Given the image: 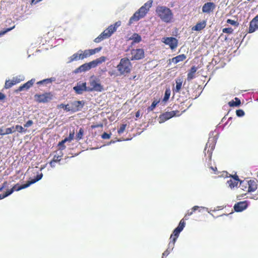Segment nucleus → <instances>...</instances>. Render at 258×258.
<instances>
[{"label": "nucleus", "instance_id": "43", "mask_svg": "<svg viewBox=\"0 0 258 258\" xmlns=\"http://www.w3.org/2000/svg\"><path fill=\"white\" fill-rule=\"evenodd\" d=\"M62 156V153L61 151L60 152L59 155H55L53 158V160H55V162H57L60 161L61 157Z\"/></svg>", "mask_w": 258, "mask_h": 258}, {"label": "nucleus", "instance_id": "54", "mask_svg": "<svg viewBox=\"0 0 258 258\" xmlns=\"http://www.w3.org/2000/svg\"><path fill=\"white\" fill-rule=\"evenodd\" d=\"M111 134H108L107 133L104 132L102 135L101 138L103 139H108L110 138Z\"/></svg>", "mask_w": 258, "mask_h": 258}, {"label": "nucleus", "instance_id": "30", "mask_svg": "<svg viewBox=\"0 0 258 258\" xmlns=\"http://www.w3.org/2000/svg\"><path fill=\"white\" fill-rule=\"evenodd\" d=\"M79 52H80L82 59H83L91 55L89 49H86L84 51L82 50H79Z\"/></svg>", "mask_w": 258, "mask_h": 258}, {"label": "nucleus", "instance_id": "28", "mask_svg": "<svg viewBox=\"0 0 258 258\" xmlns=\"http://www.w3.org/2000/svg\"><path fill=\"white\" fill-rule=\"evenodd\" d=\"M25 80V77L24 75H20L16 77H13L12 81L15 85Z\"/></svg>", "mask_w": 258, "mask_h": 258}, {"label": "nucleus", "instance_id": "13", "mask_svg": "<svg viewBox=\"0 0 258 258\" xmlns=\"http://www.w3.org/2000/svg\"><path fill=\"white\" fill-rule=\"evenodd\" d=\"M249 202L244 201L236 203L234 206V210L236 212H241L245 210L248 206Z\"/></svg>", "mask_w": 258, "mask_h": 258}, {"label": "nucleus", "instance_id": "41", "mask_svg": "<svg viewBox=\"0 0 258 258\" xmlns=\"http://www.w3.org/2000/svg\"><path fill=\"white\" fill-rule=\"evenodd\" d=\"M102 47H98L94 49H89L91 55L95 54L96 53L99 52L102 49Z\"/></svg>", "mask_w": 258, "mask_h": 258}, {"label": "nucleus", "instance_id": "34", "mask_svg": "<svg viewBox=\"0 0 258 258\" xmlns=\"http://www.w3.org/2000/svg\"><path fill=\"white\" fill-rule=\"evenodd\" d=\"M171 91L170 89H166L164 93V96L163 99V101L164 102H166L168 100L170 96Z\"/></svg>", "mask_w": 258, "mask_h": 258}, {"label": "nucleus", "instance_id": "50", "mask_svg": "<svg viewBox=\"0 0 258 258\" xmlns=\"http://www.w3.org/2000/svg\"><path fill=\"white\" fill-rule=\"evenodd\" d=\"M105 39L104 37L102 36V35L100 34L97 37H96L94 40V41L95 43H99L101 41Z\"/></svg>", "mask_w": 258, "mask_h": 258}, {"label": "nucleus", "instance_id": "62", "mask_svg": "<svg viewBox=\"0 0 258 258\" xmlns=\"http://www.w3.org/2000/svg\"><path fill=\"white\" fill-rule=\"evenodd\" d=\"M8 186V182L5 181L1 186H0V191H2L4 188H6Z\"/></svg>", "mask_w": 258, "mask_h": 258}, {"label": "nucleus", "instance_id": "1", "mask_svg": "<svg viewBox=\"0 0 258 258\" xmlns=\"http://www.w3.org/2000/svg\"><path fill=\"white\" fill-rule=\"evenodd\" d=\"M153 1L150 0L142 6L130 18L128 25H131L134 21H138L140 19L144 17L147 13L150 8L151 7Z\"/></svg>", "mask_w": 258, "mask_h": 258}, {"label": "nucleus", "instance_id": "35", "mask_svg": "<svg viewBox=\"0 0 258 258\" xmlns=\"http://www.w3.org/2000/svg\"><path fill=\"white\" fill-rule=\"evenodd\" d=\"M15 85V83H13V81L10 80H6L4 88L6 89H8L11 88L12 86Z\"/></svg>", "mask_w": 258, "mask_h": 258}, {"label": "nucleus", "instance_id": "23", "mask_svg": "<svg viewBox=\"0 0 258 258\" xmlns=\"http://www.w3.org/2000/svg\"><path fill=\"white\" fill-rule=\"evenodd\" d=\"M43 174L42 173H38L36 176L33 179H30L27 182L29 185L36 183L42 179Z\"/></svg>", "mask_w": 258, "mask_h": 258}, {"label": "nucleus", "instance_id": "18", "mask_svg": "<svg viewBox=\"0 0 258 258\" xmlns=\"http://www.w3.org/2000/svg\"><path fill=\"white\" fill-rule=\"evenodd\" d=\"M248 192H253L257 189V184L253 180H249L247 181Z\"/></svg>", "mask_w": 258, "mask_h": 258}, {"label": "nucleus", "instance_id": "59", "mask_svg": "<svg viewBox=\"0 0 258 258\" xmlns=\"http://www.w3.org/2000/svg\"><path fill=\"white\" fill-rule=\"evenodd\" d=\"M43 84H49V83H48L47 79H43V80L37 82V84L38 85H42Z\"/></svg>", "mask_w": 258, "mask_h": 258}, {"label": "nucleus", "instance_id": "42", "mask_svg": "<svg viewBox=\"0 0 258 258\" xmlns=\"http://www.w3.org/2000/svg\"><path fill=\"white\" fill-rule=\"evenodd\" d=\"M106 30L109 32V34H110L111 36L114 32H115L116 31L115 30V28L113 27L112 25H111L109 26H108V27L106 28Z\"/></svg>", "mask_w": 258, "mask_h": 258}, {"label": "nucleus", "instance_id": "5", "mask_svg": "<svg viewBox=\"0 0 258 258\" xmlns=\"http://www.w3.org/2000/svg\"><path fill=\"white\" fill-rule=\"evenodd\" d=\"M185 226V221L183 219L181 220L177 227L174 229L170 238L173 239V241H176L180 233L183 230Z\"/></svg>", "mask_w": 258, "mask_h": 258}, {"label": "nucleus", "instance_id": "19", "mask_svg": "<svg viewBox=\"0 0 258 258\" xmlns=\"http://www.w3.org/2000/svg\"><path fill=\"white\" fill-rule=\"evenodd\" d=\"M15 132V127L14 126L6 128H0V135L5 136L12 134Z\"/></svg>", "mask_w": 258, "mask_h": 258}, {"label": "nucleus", "instance_id": "4", "mask_svg": "<svg viewBox=\"0 0 258 258\" xmlns=\"http://www.w3.org/2000/svg\"><path fill=\"white\" fill-rule=\"evenodd\" d=\"M91 87H88L89 92L96 91L102 92L103 90V86L100 83L99 79L95 78L94 79H91L89 82Z\"/></svg>", "mask_w": 258, "mask_h": 258}, {"label": "nucleus", "instance_id": "33", "mask_svg": "<svg viewBox=\"0 0 258 258\" xmlns=\"http://www.w3.org/2000/svg\"><path fill=\"white\" fill-rule=\"evenodd\" d=\"M84 133V129L82 127L80 128L79 132L77 133L76 135V139L78 141L82 139L83 135Z\"/></svg>", "mask_w": 258, "mask_h": 258}, {"label": "nucleus", "instance_id": "17", "mask_svg": "<svg viewBox=\"0 0 258 258\" xmlns=\"http://www.w3.org/2000/svg\"><path fill=\"white\" fill-rule=\"evenodd\" d=\"M90 70L88 63H85L74 71V73L78 74L85 72Z\"/></svg>", "mask_w": 258, "mask_h": 258}, {"label": "nucleus", "instance_id": "55", "mask_svg": "<svg viewBox=\"0 0 258 258\" xmlns=\"http://www.w3.org/2000/svg\"><path fill=\"white\" fill-rule=\"evenodd\" d=\"M75 135V131L74 130L73 131H70L69 133V137L67 138L70 140V141H72L74 138Z\"/></svg>", "mask_w": 258, "mask_h": 258}, {"label": "nucleus", "instance_id": "47", "mask_svg": "<svg viewBox=\"0 0 258 258\" xmlns=\"http://www.w3.org/2000/svg\"><path fill=\"white\" fill-rule=\"evenodd\" d=\"M14 127L15 131H18L19 133H23L25 132L24 128L21 125H17L15 126H14Z\"/></svg>", "mask_w": 258, "mask_h": 258}, {"label": "nucleus", "instance_id": "37", "mask_svg": "<svg viewBox=\"0 0 258 258\" xmlns=\"http://www.w3.org/2000/svg\"><path fill=\"white\" fill-rule=\"evenodd\" d=\"M239 187L243 190H245L247 187V181L241 180L240 181Z\"/></svg>", "mask_w": 258, "mask_h": 258}, {"label": "nucleus", "instance_id": "40", "mask_svg": "<svg viewBox=\"0 0 258 258\" xmlns=\"http://www.w3.org/2000/svg\"><path fill=\"white\" fill-rule=\"evenodd\" d=\"M58 107L63 108L64 110L67 111H70V104H60L58 105Z\"/></svg>", "mask_w": 258, "mask_h": 258}, {"label": "nucleus", "instance_id": "29", "mask_svg": "<svg viewBox=\"0 0 258 258\" xmlns=\"http://www.w3.org/2000/svg\"><path fill=\"white\" fill-rule=\"evenodd\" d=\"M182 81L181 79H178L176 80V86L175 88L173 89V91L175 92H179L182 86Z\"/></svg>", "mask_w": 258, "mask_h": 258}, {"label": "nucleus", "instance_id": "16", "mask_svg": "<svg viewBox=\"0 0 258 258\" xmlns=\"http://www.w3.org/2000/svg\"><path fill=\"white\" fill-rule=\"evenodd\" d=\"M216 8L214 3L208 2L205 3L202 7V12L205 13H210Z\"/></svg>", "mask_w": 258, "mask_h": 258}, {"label": "nucleus", "instance_id": "60", "mask_svg": "<svg viewBox=\"0 0 258 258\" xmlns=\"http://www.w3.org/2000/svg\"><path fill=\"white\" fill-rule=\"evenodd\" d=\"M121 21H118L117 22H115L114 24H113V27L115 28V30H117V28L119 27L121 25Z\"/></svg>", "mask_w": 258, "mask_h": 258}, {"label": "nucleus", "instance_id": "32", "mask_svg": "<svg viewBox=\"0 0 258 258\" xmlns=\"http://www.w3.org/2000/svg\"><path fill=\"white\" fill-rule=\"evenodd\" d=\"M226 184H228V186L232 189L237 186L238 182L234 180L230 179L229 180H227Z\"/></svg>", "mask_w": 258, "mask_h": 258}, {"label": "nucleus", "instance_id": "61", "mask_svg": "<svg viewBox=\"0 0 258 258\" xmlns=\"http://www.w3.org/2000/svg\"><path fill=\"white\" fill-rule=\"evenodd\" d=\"M121 21H118L117 22H115L114 24H113V27L115 28V30H117V28L119 27L121 25Z\"/></svg>", "mask_w": 258, "mask_h": 258}, {"label": "nucleus", "instance_id": "39", "mask_svg": "<svg viewBox=\"0 0 258 258\" xmlns=\"http://www.w3.org/2000/svg\"><path fill=\"white\" fill-rule=\"evenodd\" d=\"M88 63L89 65L90 69H91L92 68H94L98 65V62L97 61V60H96V59L93 60Z\"/></svg>", "mask_w": 258, "mask_h": 258}, {"label": "nucleus", "instance_id": "51", "mask_svg": "<svg viewBox=\"0 0 258 258\" xmlns=\"http://www.w3.org/2000/svg\"><path fill=\"white\" fill-rule=\"evenodd\" d=\"M126 126V124H121L119 130L117 131L118 133L119 134H120L122 133L124 131Z\"/></svg>", "mask_w": 258, "mask_h": 258}, {"label": "nucleus", "instance_id": "58", "mask_svg": "<svg viewBox=\"0 0 258 258\" xmlns=\"http://www.w3.org/2000/svg\"><path fill=\"white\" fill-rule=\"evenodd\" d=\"M106 31H104L103 32H102L101 33V34L102 35V36L103 37H104L105 39L108 38L109 37H110L111 36V35L109 34V33L108 34H107V33L106 32Z\"/></svg>", "mask_w": 258, "mask_h": 258}, {"label": "nucleus", "instance_id": "2", "mask_svg": "<svg viewBox=\"0 0 258 258\" xmlns=\"http://www.w3.org/2000/svg\"><path fill=\"white\" fill-rule=\"evenodd\" d=\"M156 13L158 17L164 22L169 23L173 18L171 10L165 6H158L156 9Z\"/></svg>", "mask_w": 258, "mask_h": 258}, {"label": "nucleus", "instance_id": "46", "mask_svg": "<svg viewBox=\"0 0 258 258\" xmlns=\"http://www.w3.org/2000/svg\"><path fill=\"white\" fill-rule=\"evenodd\" d=\"M226 22L228 24L233 26H238L239 25V23L237 22V21L229 19H227Z\"/></svg>", "mask_w": 258, "mask_h": 258}, {"label": "nucleus", "instance_id": "21", "mask_svg": "<svg viewBox=\"0 0 258 258\" xmlns=\"http://www.w3.org/2000/svg\"><path fill=\"white\" fill-rule=\"evenodd\" d=\"M80 59H82V58L80 52H79V50L77 53H74L73 55L68 58V61H67V63H71L74 61H77Z\"/></svg>", "mask_w": 258, "mask_h": 258}, {"label": "nucleus", "instance_id": "45", "mask_svg": "<svg viewBox=\"0 0 258 258\" xmlns=\"http://www.w3.org/2000/svg\"><path fill=\"white\" fill-rule=\"evenodd\" d=\"M236 114L237 116L240 117L243 116L245 114V113L242 109H239L236 111Z\"/></svg>", "mask_w": 258, "mask_h": 258}, {"label": "nucleus", "instance_id": "24", "mask_svg": "<svg viewBox=\"0 0 258 258\" xmlns=\"http://www.w3.org/2000/svg\"><path fill=\"white\" fill-rule=\"evenodd\" d=\"M186 56L184 54L178 55L171 59L172 62L176 64L179 62L182 61L186 58Z\"/></svg>", "mask_w": 258, "mask_h": 258}, {"label": "nucleus", "instance_id": "52", "mask_svg": "<svg viewBox=\"0 0 258 258\" xmlns=\"http://www.w3.org/2000/svg\"><path fill=\"white\" fill-rule=\"evenodd\" d=\"M106 59L105 56H102L96 59V60L98 62V64H101V63L105 62Z\"/></svg>", "mask_w": 258, "mask_h": 258}, {"label": "nucleus", "instance_id": "11", "mask_svg": "<svg viewBox=\"0 0 258 258\" xmlns=\"http://www.w3.org/2000/svg\"><path fill=\"white\" fill-rule=\"evenodd\" d=\"M211 133L210 134V136H211ZM217 138H216L215 137L210 136L208 141L206 145V146L205 148V150H206L208 146H209V147L211 148L210 151H209V150H208V153H209V155H210V157H211V156H212V151H213L214 150V149L215 148V145H216V143L217 142Z\"/></svg>", "mask_w": 258, "mask_h": 258}, {"label": "nucleus", "instance_id": "38", "mask_svg": "<svg viewBox=\"0 0 258 258\" xmlns=\"http://www.w3.org/2000/svg\"><path fill=\"white\" fill-rule=\"evenodd\" d=\"M15 26L12 27H10V28H6L5 29V30H2L0 31V37H1L2 36L4 35V34H5L6 33H7V32L11 31L12 30H13L14 28H15Z\"/></svg>", "mask_w": 258, "mask_h": 258}, {"label": "nucleus", "instance_id": "26", "mask_svg": "<svg viewBox=\"0 0 258 258\" xmlns=\"http://www.w3.org/2000/svg\"><path fill=\"white\" fill-rule=\"evenodd\" d=\"M130 39L132 40L134 43H138L142 41V37L139 34L134 33Z\"/></svg>", "mask_w": 258, "mask_h": 258}, {"label": "nucleus", "instance_id": "25", "mask_svg": "<svg viewBox=\"0 0 258 258\" xmlns=\"http://www.w3.org/2000/svg\"><path fill=\"white\" fill-rule=\"evenodd\" d=\"M29 186H30V185L27 182L26 184H23L22 185H20L19 184L17 183L15 185H14L12 188L14 189V191L15 190L19 191L21 189L26 188Z\"/></svg>", "mask_w": 258, "mask_h": 258}, {"label": "nucleus", "instance_id": "10", "mask_svg": "<svg viewBox=\"0 0 258 258\" xmlns=\"http://www.w3.org/2000/svg\"><path fill=\"white\" fill-rule=\"evenodd\" d=\"M133 56L131 58V60H140L145 57V52L144 49L142 48H138L136 49H133L131 52Z\"/></svg>", "mask_w": 258, "mask_h": 258}, {"label": "nucleus", "instance_id": "20", "mask_svg": "<svg viewBox=\"0 0 258 258\" xmlns=\"http://www.w3.org/2000/svg\"><path fill=\"white\" fill-rule=\"evenodd\" d=\"M206 26V21H203L202 22H198L192 28V30L200 31L204 29Z\"/></svg>", "mask_w": 258, "mask_h": 258}, {"label": "nucleus", "instance_id": "3", "mask_svg": "<svg viewBox=\"0 0 258 258\" xmlns=\"http://www.w3.org/2000/svg\"><path fill=\"white\" fill-rule=\"evenodd\" d=\"M131 62L128 58L124 57L120 59L119 63L117 66V69L120 75L130 73Z\"/></svg>", "mask_w": 258, "mask_h": 258}, {"label": "nucleus", "instance_id": "15", "mask_svg": "<svg viewBox=\"0 0 258 258\" xmlns=\"http://www.w3.org/2000/svg\"><path fill=\"white\" fill-rule=\"evenodd\" d=\"M258 29V15H256L249 23L248 33H251Z\"/></svg>", "mask_w": 258, "mask_h": 258}, {"label": "nucleus", "instance_id": "56", "mask_svg": "<svg viewBox=\"0 0 258 258\" xmlns=\"http://www.w3.org/2000/svg\"><path fill=\"white\" fill-rule=\"evenodd\" d=\"M229 177H232V178H231L232 179L234 180L235 181H236L237 182H238L239 181L240 182V181H241L239 179L238 175L237 174H236L235 175H233L230 174Z\"/></svg>", "mask_w": 258, "mask_h": 258}, {"label": "nucleus", "instance_id": "22", "mask_svg": "<svg viewBox=\"0 0 258 258\" xmlns=\"http://www.w3.org/2000/svg\"><path fill=\"white\" fill-rule=\"evenodd\" d=\"M198 70L197 67L194 66H192L187 74V80L190 81L195 78V74Z\"/></svg>", "mask_w": 258, "mask_h": 258}, {"label": "nucleus", "instance_id": "63", "mask_svg": "<svg viewBox=\"0 0 258 258\" xmlns=\"http://www.w3.org/2000/svg\"><path fill=\"white\" fill-rule=\"evenodd\" d=\"M171 250L167 248L162 254V256H167L170 252Z\"/></svg>", "mask_w": 258, "mask_h": 258}, {"label": "nucleus", "instance_id": "6", "mask_svg": "<svg viewBox=\"0 0 258 258\" xmlns=\"http://www.w3.org/2000/svg\"><path fill=\"white\" fill-rule=\"evenodd\" d=\"M178 113L179 111L178 110L165 112L159 115L158 118L159 122L162 123L174 116H178L179 114H177Z\"/></svg>", "mask_w": 258, "mask_h": 258}, {"label": "nucleus", "instance_id": "36", "mask_svg": "<svg viewBox=\"0 0 258 258\" xmlns=\"http://www.w3.org/2000/svg\"><path fill=\"white\" fill-rule=\"evenodd\" d=\"M159 101L154 100L151 104V106H150L147 108V111L148 112L152 111L156 107L157 105L159 103Z\"/></svg>", "mask_w": 258, "mask_h": 258}, {"label": "nucleus", "instance_id": "27", "mask_svg": "<svg viewBox=\"0 0 258 258\" xmlns=\"http://www.w3.org/2000/svg\"><path fill=\"white\" fill-rule=\"evenodd\" d=\"M234 100H232L228 102V105H229V106L238 107L240 106V105L241 104L240 100L237 97H235L234 98Z\"/></svg>", "mask_w": 258, "mask_h": 258}, {"label": "nucleus", "instance_id": "44", "mask_svg": "<svg viewBox=\"0 0 258 258\" xmlns=\"http://www.w3.org/2000/svg\"><path fill=\"white\" fill-rule=\"evenodd\" d=\"M199 209H203L204 210H206V211H208V208L205 207H202V206H195L191 208V211L194 213L196 210H198Z\"/></svg>", "mask_w": 258, "mask_h": 258}, {"label": "nucleus", "instance_id": "53", "mask_svg": "<svg viewBox=\"0 0 258 258\" xmlns=\"http://www.w3.org/2000/svg\"><path fill=\"white\" fill-rule=\"evenodd\" d=\"M175 242L176 241H173V239H172V241H170V242L169 243L168 248L170 249L171 251L173 250Z\"/></svg>", "mask_w": 258, "mask_h": 258}, {"label": "nucleus", "instance_id": "64", "mask_svg": "<svg viewBox=\"0 0 258 258\" xmlns=\"http://www.w3.org/2000/svg\"><path fill=\"white\" fill-rule=\"evenodd\" d=\"M55 163H56V162H55V160H52L50 162V163H49L50 166H51V167H52V168L55 167Z\"/></svg>", "mask_w": 258, "mask_h": 258}, {"label": "nucleus", "instance_id": "12", "mask_svg": "<svg viewBox=\"0 0 258 258\" xmlns=\"http://www.w3.org/2000/svg\"><path fill=\"white\" fill-rule=\"evenodd\" d=\"M163 42L169 46L171 49H174L177 46L178 40L177 39L173 37H166L163 38Z\"/></svg>", "mask_w": 258, "mask_h": 258}, {"label": "nucleus", "instance_id": "48", "mask_svg": "<svg viewBox=\"0 0 258 258\" xmlns=\"http://www.w3.org/2000/svg\"><path fill=\"white\" fill-rule=\"evenodd\" d=\"M64 144L65 143L62 140L58 143L57 146L59 147V150H60V151L65 149L66 147Z\"/></svg>", "mask_w": 258, "mask_h": 258}, {"label": "nucleus", "instance_id": "9", "mask_svg": "<svg viewBox=\"0 0 258 258\" xmlns=\"http://www.w3.org/2000/svg\"><path fill=\"white\" fill-rule=\"evenodd\" d=\"M34 98L39 103H46L52 99V95L49 93L42 94H36L34 95Z\"/></svg>", "mask_w": 258, "mask_h": 258}, {"label": "nucleus", "instance_id": "8", "mask_svg": "<svg viewBox=\"0 0 258 258\" xmlns=\"http://www.w3.org/2000/svg\"><path fill=\"white\" fill-rule=\"evenodd\" d=\"M85 105V102L82 101H74L70 104V111L75 113L81 111Z\"/></svg>", "mask_w": 258, "mask_h": 258}, {"label": "nucleus", "instance_id": "31", "mask_svg": "<svg viewBox=\"0 0 258 258\" xmlns=\"http://www.w3.org/2000/svg\"><path fill=\"white\" fill-rule=\"evenodd\" d=\"M13 192L14 189H12V188L11 189H7L5 193L0 194V200L9 196L12 194Z\"/></svg>", "mask_w": 258, "mask_h": 258}, {"label": "nucleus", "instance_id": "7", "mask_svg": "<svg viewBox=\"0 0 258 258\" xmlns=\"http://www.w3.org/2000/svg\"><path fill=\"white\" fill-rule=\"evenodd\" d=\"M73 90L78 95H81L84 92H89L88 87L86 82L80 81L73 87Z\"/></svg>", "mask_w": 258, "mask_h": 258}, {"label": "nucleus", "instance_id": "57", "mask_svg": "<svg viewBox=\"0 0 258 258\" xmlns=\"http://www.w3.org/2000/svg\"><path fill=\"white\" fill-rule=\"evenodd\" d=\"M33 123V122L31 120H28L26 123L24 125L25 127H28L30 126H31Z\"/></svg>", "mask_w": 258, "mask_h": 258}, {"label": "nucleus", "instance_id": "14", "mask_svg": "<svg viewBox=\"0 0 258 258\" xmlns=\"http://www.w3.org/2000/svg\"><path fill=\"white\" fill-rule=\"evenodd\" d=\"M35 79L33 78L30 80L28 81L26 83H24L22 85L20 86L17 90H16V92H21L25 90H28L30 89L35 82Z\"/></svg>", "mask_w": 258, "mask_h": 258}, {"label": "nucleus", "instance_id": "49", "mask_svg": "<svg viewBox=\"0 0 258 258\" xmlns=\"http://www.w3.org/2000/svg\"><path fill=\"white\" fill-rule=\"evenodd\" d=\"M233 30L231 27L225 28L222 29V32L224 33L231 34L233 32Z\"/></svg>", "mask_w": 258, "mask_h": 258}]
</instances>
